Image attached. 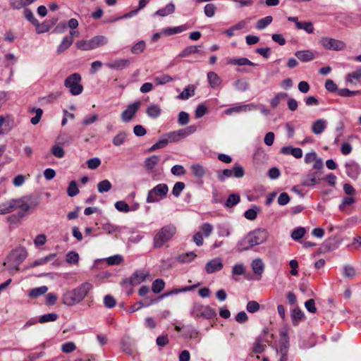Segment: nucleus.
I'll return each instance as SVG.
<instances>
[{
	"label": "nucleus",
	"mask_w": 361,
	"mask_h": 361,
	"mask_svg": "<svg viewBox=\"0 0 361 361\" xmlns=\"http://www.w3.org/2000/svg\"><path fill=\"white\" fill-rule=\"evenodd\" d=\"M92 288L91 283L84 282L78 287L65 292L61 296L62 302L69 307L75 305L81 302Z\"/></svg>",
	"instance_id": "obj_1"
},
{
	"label": "nucleus",
	"mask_w": 361,
	"mask_h": 361,
	"mask_svg": "<svg viewBox=\"0 0 361 361\" xmlns=\"http://www.w3.org/2000/svg\"><path fill=\"white\" fill-rule=\"evenodd\" d=\"M38 204V200H32L31 196L12 199L0 204V214H9L18 209L30 210L32 207H35Z\"/></svg>",
	"instance_id": "obj_2"
},
{
	"label": "nucleus",
	"mask_w": 361,
	"mask_h": 361,
	"mask_svg": "<svg viewBox=\"0 0 361 361\" xmlns=\"http://www.w3.org/2000/svg\"><path fill=\"white\" fill-rule=\"evenodd\" d=\"M268 233L265 229H257L246 235L239 243L243 247L240 250H247L267 240Z\"/></svg>",
	"instance_id": "obj_3"
},
{
	"label": "nucleus",
	"mask_w": 361,
	"mask_h": 361,
	"mask_svg": "<svg viewBox=\"0 0 361 361\" xmlns=\"http://www.w3.org/2000/svg\"><path fill=\"white\" fill-rule=\"evenodd\" d=\"M108 43V39L103 35H97L88 40H80L75 43L77 49L82 51L92 50Z\"/></svg>",
	"instance_id": "obj_4"
},
{
	"label": "nucleus",
	"mask_w": 361,
	"mask_h": 361,
	"mask_svg": "<svg viewBox=\"0 0 361 361\" xmlns=\"http://www.w3.org/2000/svg\"><path fill=\"white\" fill-rule=\"evenodd\" d=\"M176 228L171 224L162 227L154 238V247H161L168 242L176 233Z\"/></svg>",
	"instance_id": "obj_5"
},
{
	"label": "nucleus",
	"mask_w": 361,
	"mask_h": 361,
	"mask_svg": "<svg viewBox=\"0 0 361 361\" xmlns=\"http://www.w3.org/2000/svg\"><path fill=\"white\" fill-rule=\"evenodd\" d=\"M81 76L79 73H75L67 77L64 81V86L69 89L72 95L80 94L83 91V86L80 84Z\"/></svg>",
	"instance_id": "obj_6"
},
{
	"label": "nucleus",
	"mask_w": 361,
	"mask_h": 361,
	"mask_svg": "<svg viewBox=\"0 0 361 361\" xmlns=\"http://www.w3.org/2000/svg\"><path fill=\"white\" fill-rule=\"evenodd\" d=\"M190 314L195 318L202 317L206 319H211L216 317V311L209 306H204L200 303H195Z\"/></svg>",
	"instance_id": "obj_7"
},
{
	"label": "nucleus",
	"mask_w": 361,
	"mask_h": 361,
	"mask_svg": "<svg viewBox=\"0 0 361 361\" xmlns=\"http://www.w3.org/2000/svg\"><path fill=\"white\" fill-rule=\"evenodd\" d=\"M169 191V187L166 183H159L149 190L146 198L147 203H154L164 198Z\"/></svg>",
	"instance_id": "obj_8"
},
{
	"label": "nucleus",
	"mask_w": 361,
	"mask_h": 361,
	"mask_svg": "<svg viewBox=\"0 0 361 361\" xmlns=\"http://www.w3.org/2000/svg\"><path fill=\"white\" fill-rule=\"evenodd\" d=\"M27 252L25 247H18L14 249L8 256L9 262H12L14 264V266L10 267L8 269L10 271H19V265L27 258Z\"/></svg>",
	"instance_id": "obj_9"
},
{
	"label": "nucleus",
	"mask_w": 361,
	"mask_h": 361,
	"mask_svg": "<svg viewBox=\"0 0 361 361\" xmlns=\"http://www.w3.org/2000/svg\"><path fill=\"white\" fill-rule=\"evenodd\" d=\"M320 44L328 50L341 51L345 48L344 42L327 37H322Z\"/></svg>",
	"instance_id": "obj_10"
},
{
	"label": "nucleus",
	"mask_w": 361,
	"mask_h": 361,
	"mask_svg": "<svg viewBox=\"0 0 361 361\" xmlns=\"http://www.w3.org/2000/svg\"><path fill=\"white\" fill-rule=\"evenodd\" d=\"M148 273L141 270H136L128 279L122 281L121 284H130L132 286H137L145 281Z\"/></svg>",
	"instance_id": "obj_11"
},
{
	"label": "nucleus",
	"mask_w": 361,
	"mask_h": 361,
	"mask_svg": "<svg viewBox=\"0 0 361 361\" xmlns=\"http://www.w3.org/2000/svg\"><path fill=\"white\" fill-rule=\"evenodd\" d=\"M141 106L140 101L137 100L133 104H129L126 109L124 110L121 114V119L124 122H129L139 110Z\"/></svg>",
	"instance_id": "obj_12"
},
{
	"label": "nucleus",
	"mask_w": 361,
	"mask_h": 361,
	"mask_svg": "<svg viewBox=\"0 0 361 361\" xmlns=\"http://www.w3.org/2000/svg\"><path fill=\"white\" fill-rule=\"evenodd\" d=\"M345 166L346 168V173L350 178L356 179L358 177L360 173V167L355 161H350L346 162Z\"/></svg>",
	"instance_id": "obj_13"
},
{
	"label": "nucleus",
	"mask_w": 361,
	"mask_h": 361,
	"mask_svg": "<svg viewBox=\"0 0 361 361\" xmlns=\"http://www.w3.org/2000/svg\"><path fill=\"white\" fill-rule=\"evenodd\" d=\"M223 268L221 258H215L209 261L205 265V271L212 274L220 271Z\"/></svg>",
	"instance_id": "obj_14"
},
{
	"label": "nucleus",
	"mask_w": 361,
	"mask_h": 361,
	"mask_svg": "<svg viewBox=\"0 0 361 361\" xmlns=\"http://www.w3.org/2000/svg\"><path fill=\"white\" fill-rule=\"evenodd\" d=\"M279 344V348H276V353L283 352L288 353V350L289 347V338L288 333L286 331H282L280 333Z\"/></svg>",
	"instance_id": "obj_15"
},
{
	"label": "nucleus",
	"mask_w": 361,
	"mask_h": 361,
	"mask_svg": "<svg viewBox=\"0 0 361 361\" xmlns=\"http://www.w3.org/2000/svg\"><path fill=\"white\" fill-rule=\"evenodd\" d=\"M106 66L111 69L123 70L130 66V61L127 59L115 60L111 63H106Z\"/></svg>",
	"instance_id": "obj_16"
},
{
	"label": "nucleus",
	"mask_w": 361,
	"mask_h": 361,
	"mask_svg": "<svg viewBox=\"0 0 361 361\" xmlns=\"http://www.w3.org/2000/svg\"><path fill=\"white\" fill-rule=\"evenodd\" d=\"M295 56L302 62H308L315 58L314 54L310 50L298 51L295 53Z\"/></svg>",
	"instance_id": "obj_17"
},
{
	"label": "nucleus",
	"mask_w": 361,
	"mask_h": 361,
	"mask_svg": "<svg viewBox=\"0 0 361 361\" xmlns=\"http://www.w3.org/2000/svg\"><path fill=\"white\" fill-rule=\"evenodd\" d=\"M121 346L123 352L128 355H133L132 339L129 336H124L121 338Z\"/></svg>",
	"instance_id": "obj_18"
},
{
	"label": "nucleus",
	"mask_w": 361,
	"mask_h": 361,
	"mask_svg": "<svg viewBox=\"0 0 361 361\" xmlns=\"http://www.w3.org/2000/svg\"><path fill=\"white\" fill-rule=\"evenodd\" d=\"M198 285L199 284H195V285H192V286H185L182 288H174L171 290L167 291V292L163 293L162 295H159V299L162 300L163 298L170 296V295H172L192 290L194 288H195L196 287H197Z\"/></svg>",
	"instance_id": "obj_19"
},
{
	"label": "nucleus",
	"mask_w": 361,
	"mask_h": 361,
	"mask_svg": "<svg viewBox=\"0 0 361 361\" xmlns=\"http://www.w3.org/2000/svg\"><path fill=\"white\" fill-rule=\"evenodd\" d=\"M160 160L158 155H152L145 159L144 161V167L147 171H152L157 165Z\"/></svg>",
	"instance_id": "obj_20"
},
{
	"label": "nucleus",
	"mask_w": 361,
	"mask_h": 361,
	"mask_svg": "<svg viewBox=\"0 0 361 361\" xmlns=\"http://www.w3.org/2000/svg\"><path fill=\"white\" fill-rule=\"evenodd\" d=\"M281 152L284 154H291L296 159H300L302 156V151L299 147H293L291 146L283 147L281 149Z\"/></svg>",
	"instance_id": "obj_21"
},
{
	"label": "nucleus",
	"mask_w": 361,
	"mask_h": 361,
	"mask_svg": "<svg viewBox=\"0 0 361 361\" xmlns=\"http://www.w3.org/2000/svg\"><path fill=\"white\" fill-rule=\"evenodd\" d=\"M195 87L193 85H188L184 90L176 97V99L181 100H187L190 97L195 95Z\"/></svg>",
	"instance_id": "obj_22"
},
{
	"label": "nucleus",
	"mask_w": 361,
	"mask_h": 361,
	"mask_svg": "<svg viewBox=\"0 0 361 361\" xmlns=\"http://www.w3.org/2000/svg\"><path fill=\"white\" fill-rule=\"evenodd\" d=\"M73 39L72 36H66L61 44L59 45L57 48V53L59 54L63 53L66 50H67L73 44Z\"/></svg>",
	"instance_id": "obj_23"
},
{
	"label": "nucleus",
	"mask_w": 361,
	"mask_h": 361,
	"mask_svg": "<svg viewBox=\"0 0 361 361\" xmlns=\"http://www.w3.org/2000/svg\"><path fill=\"white\" fill-rule=\"evenodd\" d=\"M227 64L237 66H255L256 64L247 58L230 59L227 61Z\"/></svg>",
	"instance_id": "obj_24"
},
{
	"label": "nucleus",
	"mask_w": 361,
	"mask_h": 361,
	"mask_svg": "<svg viewBox=\"0 0 361 361\" xmlns=\"http://www.w3.org/2000/svg\"><path fill=\"white\" fill-rule=\"evenodd\" d=\"M326 127V121L324 119H319L313 123L312 130L315 135L322 133Z\"/></svg>",
	"instance_id": "obj_25"
},
{
	"label": "nucleus",
	"mask_w": 361,
	"mask_h": 361,
	"mask_svg": "<svg viewBox=\"0 0 361 361\" xmlns=\"http://www.w3.org/2000/svg\"><path fill=\"white\" fill-rule=\"evenodd\" d=\"M36 0H9L10 6L13 9L19 10L28 6Z\"/></svg>",
	"instance_id": "obj_26"
},
{
	"label": "nucleus",
	"mask_w": 361,
	"mask_h": 361,
	"mask_svg": "<svg viewBox=\"0 0 361 361\" xmlns=\"http://www.w3.org/2000/svg\"><path fill=\"white\" fill-rule=\"evenodd\" d=\"M317 172L307 174L302 182V185L304 186H314L319 183V180L317 179Z\"/></svg>",
	"instance_id": "obj_27"
},
{
	"label": "nucleus",
	"mask_w": 361,
	"mask_h": 361,
	"mask_svg": "<svg viewBox=\"0 0 361 361\" xmlns=\"http://www.w3.org/2000/svg\"><path fill=\"white\" fill-rule=\"evenodd\" d=\"M252 269L253 272L258 275L262 276L264 270V264L261 259H255L252 262Z\"/></svg>",
	"instance_id": "obj_28"
},
{
	"label": "nucleus",
	"mask_w": 361,
	"mask_h": 361,
	"mask_svg": "<svg viewBox=\"0 0 361 361\" xmlns=\"http://www.w3.org/2000/svg\"><path fill=\"white\" fill-rule=\"evenodd\" d=\"M175 5L173 3L168 4L164 8L157 10L154 16H166L169 14L174 13Z\"/></svg>",
	"instance_id": "obj_29"
},
{
	"label": "nucleus",
	"mask_w": 361,
	"mask_h": 361,
	"mask_svg": "<svg viewBox=\"0 0 361 361\" xmlns=\"http://www.w3.org/2000/svg\"><path fill=\"white\" fill-rule=\"evenodd\" d=\"M197 130L195 126H190L183 129H179L177 131L178 137L179 140L180 139L185 138L187 136L194 133Z\"/></svg>",
	"instance_id": "obj_30"
},
{
	"label": "nucleus",
	"mask_w": 361,
	"mask_h": 361,
	"mask_svg": "<svg viewBox=\"0 0 361 361\" xmlns=\"http://www.w3.org/2000/svg\"><path fill=\"white\" fill-rule=\"evenodd\" d=\"M187 29L186 25H180L177 27H169L162 30V33L165 35L170 36L175 34L180 33Z\"/></svg>",
	"instance_id": "obj_31"
},
{
	"label": "nucleus",
	"mask_w": 361,
	"mask_h": 361,
	"mask_svg": "<svg viewBox=\"0 0 361 361\" xmlns=\"http://www.w3.org/2000/svg\"><path fill=\"white\" fill-rule=\"evenodd\" d=\"M56 253H51L44 257L37 259L35 261H34L32 263H31L30 265L29 266V267L32 268V267H35L37 266L43 265L46 263H47L48 262L52 260L53 259H54L56 257Z\"/></svg>",
	"instance_id": "obj_32"
},
{
	"label": "nucleus",
	"mask_w": 361,
	"mask_h": 361,
	"mask_svg": "<svg viewBox=\"0 0 361 361\" xmlns=\"http://www.w3.org/2000/svg\"><path fill=\"white\" fill-rule=\"evenodd\" d=\"M161 109L159 107V106L157 104L149 105L146 110V114H147V116L152 118H156L159 117L161 115Z\"/></svg>",
	"instance_id": "obj_33"
},
{
	"label": "nucleus",
	"mask_w": 361,
	"mask_h": 361,
	"mask_svg": "<svg viewBox=\"0 0 361 361\" xmlns=\"http://www.w3.org/2000/svg\"><path fill=\"white\" fill-rule=\"evenodd\" d=\"M240 201V197L238 194H231L224 203V207L231 208L238 204Z\"/></svg>",
	"instance_id": "obj_34"
},
{
	"label": "nucleus",
	"mask_w": 361,
	"mask_h": 361,
	"mask_svg": "<svg viewBox=\"0 0 361 361\" xmlns=\"http://www.w3.org/2000/svg\"><path fill=\"white\" fill-rule=\"evenodd\" d=\"M262 341L263 339L261 337L256 338L253 344L252 353L260 354L264 351L266 345H264Z\"/></svg>",
	"instance_id": "obj_35"
},
{
	"label": "nucleus",
	"mask_w": 361,
	"mask_h": 361,
	"mask_svg": "<svg viewBox=\"0 0 361 361\" xmlns=\"http://www.w3.org/2000/svg\"><path fill=\"white\" fill-rule=\"evenodd\" d=\"M28 210L20 209L18 213L11 215L7 218V220L11 224H17L20 222L22 219L26 215Z\"/></svg>",
	"instance_id": "obj_36"
},
{
	"label": "nucleus",
	"mask_w": 361,
	"mask_h": 361,
	"mask_svg": "<svg viewBox=\"0 0 361 361\" xmlns=\"http://www.w3.org/2000/svg\"><path fill=\"white\" fill-rule=\"evenodd\" d=\"M195 257L196 255L194 252H188L178 255L177 257V261L183 264L188 263L192 262Z\"/></svg>",
	"instance_id": "obj_37"
},
{
	"label": "nucleus",
	"mask_w": 361,
	"mask_h": 361,
	"mask_svg": "<svg viewBox=\"0 0 361 361\" xmlns=\"http://www.w3.org/2000/svg\"><path fill=\"white\" fill-rule=\"evenodd\" d=\"M260 211V209L257 205H253L251 209L246 210L244 213V216L250 221H253L257 218V213Z\"/></svg>",
	"instance_id": "obj_38"
},
{
	"label": "nucleus",
	"mask_w": 361,
	"mask_h": 361,
	"mask_svg": "<svg viewBox=\"0 0 361 361\" xmlns=\"http://www.w3.org/2000/svg\"><path fill=\"white\" fill-rule=\"evenodd\" d=\"M48 290L46 286H42L38 288H32L30 290L28 296L30 298H37L40 295L45 294Z\"/></svg>",
	"instance_id": "obj_39"
},
{
	"label": "nucleus",
	"mask_w": 361,
	"mask_h": 361,
	"mask_svg": "<svg viewBox=\"0 0 361 361\" xmlns=\"http://www.w3.org/2000/svg\"><path fill=\"white\" fill-rule=\"evenodd\" d=\"M207 78L212 87H217L221 83L219 76L214 72L210 71L207 73Z\"/></svg>",
	"instance_id": "obj_40"
},
{
	"label": "nucleus",
	"mask_w": 361,
	"mask_h": 361,
	"mask_svg": "<svg viewBox=\"0 0 361 361\" xmlns=\"http://www.w3.org/2000/svg\"><path fill=\"white\" fill-rule=\"evenodd\" d=\"M273 18L271 16H266L257 20L256 28L257 30H263L271 23Z\"/></svg>",
	"instance_id": "obj_41"
},
{
	"label": "nucleus",
	"mask_w": 361,
	"mask_h": 361,
	"mask_svg": "<svg viewBox=\"0 0 361 361\" xmlns=\"http://www.w3.org/2000/svg\"><path fill=\"white\" fill-rule=\"evenodd\" d=\"M168 141L166 140V137H162L159 139L154 145H153L150 148H149L147 152H152L154 151H156L159 149L164 148L168 145Z\"/></svg>",
	"instance_id": "obj_42"
},
{
	"label": "nucleus",
	"mask_w": 361,
	"mask_h": 361,
	"mask_svg": "<svg viewBox=\"0 0 361 361\" xmlns=\"http://www.w3.org/2000/svg\"><path fill=\"white\" fill-rule=\"evenodd\" d=\"M199 47L197 46H188L185 47L180 54L179 56L181 58L188 57L192 54L198 53L200 51Z\"/></svg>",
	"instance_id": "obj_43"
},
{
	"label": "nucleus",
	"mask_w": 361,
	"mask_h": 361,
	"mask_svg": "<svg viewBox=\"0 0 361 361\" xmlns=\"http://www.w3.org/2000/svg\"><path fill=\"white\" fill-rule=\"evenodd\" d=\"M165 287V282L163 279H157L152 284V291L157 294L159 293Z\"/></svg>",
	"instance_id": "obj_44"
},
{
	"label": "nucleus",
	"mask_w": 361,
	"mask_h": 361,
	"mask_svg": "<svg viewBox=\"0 0 361 361\" xmlns=\"http://www.w3.org/2000/svg\"><path fill=\"white\" fill-rule=\"evenodd\" d=\"M173 78L169 75H161L154 78V81L157 85H163L168 82H172Z\"/></svg>",
	"instance_id": "obj_45"
},
{
	"label": "nucleus",
	"mask_w": 361,
	"mask_h": 361,
	"mask_svg": "<svg viewBox=\"0 0 361 361\" xmlns=\"http://www.w3.org/2000/svg\"><path fill=\"white\" fill-rule=\"evenodd\" d=\"M298 30H304L307 33L310 34L314 32L313 24L311 22L304 21V22H297V27Z\"/></svg>",
	"instance_id": "obj_46"
},
{
	"label": "nucleus",
	"mask_w": 361,
	"mask_h": 361,
	"mask_svg": "<svg viewBox=\"0 0 361 361\" xmlns=\"http://www.w3.org/2000/svg\"><path fill=\"white\" fill-rule=\"evenodd\" d=\"M337 94L342 97H350L361 94V90L352 91L348 88L338 89Z\"/></svg>",
	"instance_id": "obj_47"
},
{
	"label": "nucleus",
	"mask_w": 361,
	"mask_h": 361,
	"mask_svg": "<svg viewBox=\"0 0 361 361\" xmlns=\"http://www.w3.org/2000/svg\"><path fill=\"white\" fill-rule=\"evenodd\" d=\"M112 188V185L109 180H103L97 184V190L100 193L106 192Z\"/></svg>",
	"instance_id": "obj_48"
},
{
	"label": "nucleus",
	"mask_w": 361,
	"mask_h": 361,
	"mask_svg": "<svg viewBox=\"0 0 361 361\" xmlns=\"http://www.w3.org/2000/svg\"><path fill=\"white\" fill-rule=\"evenodd\" d=\"M291 317L293 324L296 326L298 324V322L304 317V313L299 308H295L292 312Z\"/></svg>",
	"instance_id": "obj_49"
},
{
	"label": "nucleus",
	"mask_w": 361,
	"mask_h": 361,
	"mask_svg": "<svg viewBox=\"0 0 361 361\" xmlns=\"http://www.w3.org/2000/svg\"><path fill=\"white\" fill-rule=\"evenodd\" d=\"M59 317V315L56 313L52 312L49 314H45L39 317L38 322L41 324L49 322H54L56 321Z\"/></svg>",
	"instance_id": "obj_50"
},
{
	"label": "nucleus",
	"mask_w": 361,
	"mask_h": 361,
	"mask_svg": "<svg viewBox=\"0 0 361 361\" xmlns=\"http://www.w3.org/2000/svg\"><path fill=\"white\" fill-rule=\"evenodd\" d=\"M361 78V67L357 68L355 71L348 73L346 75L345 80L349 83H354V80Z\"/></svg>",
	"instance_id": "obj_51"
},
{
	"label": "nucleus",
	"mask_w": 361,
	"mask_h": 361,
	"mask_svg": "<svg viewBox=\"0 0 361 361\" xmlns=\"http://www.w3.org/2000/svg\"><path fill=\"white\" fill-rule=\"evenodd\" d=\"M126 133L124 131L119 132L112 140L114 145L118 147L122 145L126 139Z\"/></svg>",
	"instance_id": "obj_52"
},
{
	"label": "nucleus",
	"mask_w": 361,
	"mask_h": 361,
	"mask_svg": "<svg viewBox=\"0 0 361 361\" xmlns=\"http://www.w3.org/2000/svg\"><path fill=\"white\" fill-rule=\"evenodd\" d=\"M190 169L193 175L197 178H202L205 174L204 169L200 164H193Z\"/></svg>",
	"instance_id": "obj_53"
},
{
	"label": "nucleus",
	"mask_w": 361,
	"mask_h": 361,
	"mask_svg": "<svg viewBox=\"0 0 361 361\" xmlns=\"http://www.w3.org/2000/svg\"><path fill=\"white\" fill-rule=\"evenodd\" d=\"M288 97V94L285 92H279L276 96L271 99L270 101V105L273 109H275L279 104L281 100Z\"/></svg>",
	"instance_id": "obj_54"
},
{
	"label": "nucleus",
	"mask_w": 361,
	"mask_h": 361,
	"mask_svg": "<svg viewBox=\"0 0 361 361\" xmlns=\"http://www.w3.org/2000/svg\"><path fill=\"white\" fill-rule=\"evenodd\" d=\"M79 193V189L76 181L72 180L69 183L67 188V194L69 197H74Z\"/></svg>",
	"instance_id": "obj_55"
},
{
	"label": "nucleus",
	"mask_w": 361,
	"mask_h": 361,
	"mask_svg": "<svg viewBox=\"0 0 361 361\" xmlns=\"http://www.w3.org/2000/svg\"><path fill=\"white\" fill-rule=\"evenodd\" d=\"M30 112H35V116L32 117L30 120V122L32 125H37L40 121V119L42 118L43 111L40 108H32L30 109Z\"/></svg>",
	"instance_id": "obj_56"
},
{
	"label": "nucleus",
	"mask_w": 361,
	"mask_h": 361,
	"mask_svg": "<svg viewBox=\"0 0 361 361\" xmlns=\"http://www.w3.org/2000/svg\"><path fill=\"white\" fill-rule=\"evenodd\" d=\"M306 230L303 227H298L295 229H294L291 233V238L294 240H300L305 234Z\"/></svg>",
	"instance_id": "obj_57"
},
{
	"label": "nucleus",
	"mask_w": 361,
	"mask_h": 361,
	"mask_svg": "<svg viewBox=\"0 0 361 361\" xmlns=\"http://www.w3.org/2000/svg\"><path fill=\"white\" fill-rule=\"evenodd\" d=\"M216 11V6L214 4H207L204 8V13L208 18H212Z\"/></svg>",
	"instance_id": "obj_58"
},
{
	"label": "nucleus",
	"mask_w": 361,
	"mask_h": 361,
	"mask_svg": "<svg viewBox=\"0 0 361 361\" xmlns=\"http://www.w3.org/2000/svg\"><path fill=\"white\" fill-rule=\"evenodd\" d=\"M146 44L144 40H140L131 48V52L134 54H139L144 51Z\"/></svg>",
	"instance_id": "obj_59"
},
{
	"label": "nucleus",
	"mask_w": 361,
	"mask_h": 361,
	"mask_svg": "<svg viewBox=\"0 0 361 361\" xmlns=\"http://www.w3.org/2000/svg\"><path fill=\"white\" fill-rule=\"evenodd\" d=\"M25 18L30 22L32 25L37 26L39 25L38 20L35 18L32 11L30 9L25 8L24 10Z\"/></svg>",
	"instance_id": "obj_60"
},
{
	"label": "nucleus",
	"mask_w": 361,
	"mask_h": 361,
	"mask_svg": "<svg viewBox=\"0 0 361 361\" xmlns=\"http://www.w3.org/2000/svg\"><path fill=\"white\" fill-rule=\"evenodd\" d=\"M114 206L118 211L121 212L127 213L130 211V207H129V205L125 201L123 200L117 201L115 203Z\"/></svg>",
	"instance_id": "obj_61"
},
{
	"label": "nucleus",
	"mask_w": 361,
	"mask_h": 361,
	"mask_svg": "<svg viewBox=\"0 0 361 361\" xmlns=\"http://www.w3.org/2000/svg\"><path fill=\"white\" fill-rule=\"evenodd\" d=\"M51 153L56 158H63L65 155V152L63 149L57 145H55L52 147L51 149Z\"/></svg>",
	"instance_id": "obj_62"
},
{
	"label": "nucleus",
	"mask_w": 361,
	"mask_h": 361,
	"mask_svg": "<svg viewBox=\"0 0 361 361\" xmlns=\"http://www.w3.org/2000/svg\"><path fill=\"white\" fill-rule=\"evenodd\" d=\"M260 309V305L255 300L249 301L246 310L250 313H255Z\"/></svg>",
	"instance_id": "obj_63"
},
{
	"label": "nucleus",
	"mask_w": 361,
	"mask_h": 361,
	"mask_svg": "<svg viewBox=\"0 0 361 361\" xmlns=\"http://www.w3.org/2000/svg\"><path fill=\"white\" fill-rule=\"evenodd\" d=\"M185 183L183 182H177L174 184L172 189V194L175 197H178L180 195L181 192L185 188Z\"/></svg>",
	"instance_id": "obj_64"
}]
</instances>
